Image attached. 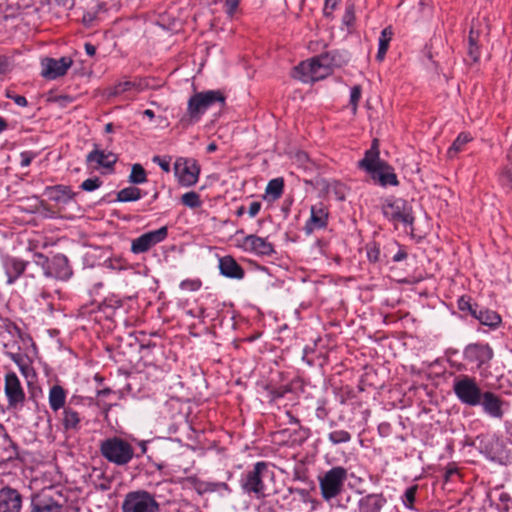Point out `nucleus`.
<instances>
[{"instance_id": "774afa93", "label": "nucleus", "mask_w": 512, "mask_h": 512, "mask_svg": "<svg viewBox=\"0 0 512 512\" xmlns=\"http://www.w3.org/2000/svg\"><path fill=\"white\" fill-rule=\"evenodd\" d=\"M244 212H245V208H244V206H240V207L236 210V215H237L238 217H240V216H242V215L244 214Z\"/></svg>"}, {"instance_id": "6ab92c4d", "label": "nucleus", "mask_w": 512, "mask_h": 512, "mask_svg": "<svg viewBox=\"0 0 512 512\" xmlns=\"http://www.w3.org/2000/svg\"><path fill=\"white\" fill-rule=\"evenodd\" d=\"M22 507V496L13 488L4 487L0 489V512H20Z\"/></svg>"}, {"instance_id": "680f3d73", "label": "nucleus", "mask_w": 512, "mask_h": 512, "mask_svg": "<svg viewBox=\"0 0 512 512\" xmlns=\"http://www.w3.org/2000/svg\"><path fill=\"white\" fill-rule=\"evenodd\" d=\"M143 115L148 117L150 120H152L155 117V114H154V112L151 109H146L143 112Z\"/></svg>"}, {"instance_id": "7ed1b4c3", "label": "nucleus", "mask_w": 512, "mask_h": 512, "mask_svg": "<svg viewBox=\"0 0 512 512\" xmlns=\"http://www.w3.org/2000/svg\"><path fill=\"white\" fill-rule=\"evenodd\" d=\"M101 455L110 463L117 466L128 464L134 457V449L126 440L119 437H110L100 442Z\"/></svg>"}, {"instance_id": "49530a36", "label": "nucleus", "mask_w": 512, "mask_h": 512, "mask_svg": "<svg viewBox=\"0 0 512 512\" xmlns=\"http://www.w3.org/2000/svg\"><path fill=\"white\" fill-rule=\"evenodd\" d=\"M35 157V154L31 151H24L20 154V165L21 167H28Z\"/></svg>"}, {"instance_id": "37998d69", "label": "nucleus", "mask_w": 512, "mask_h": 512, "mask_svg": "<svg viewBox=\"0 0 512 512\" xmlns=\"http://www.w3.org/2000/svg\"><path fill=\"white\" fill-rule=\"evenodd\" d=\"M366 254L371 262H376L379 259L380 250L375 244L366 246Z\"/></svg>"}, {"instance_id": "09e8293b", "label": "nucleus", "mask_w": 512, "mask_h": 512, "mask_svg": "<svg viewBox=\"0 0 512 512\" xmlns=\"http://www.w3.org/2000/svg\"><path fill=\"white\" fill-rule=\"evenodd\" d=\"M343 24L347 27L348 34H350L352 26V7L346 8V13L343 16Z\"/></svg>"}, {"instance_id": "5fc2aeb1", "label": "nucleus", "mask_w": 512, "mask_h": 512, "mask_svg": "<svg viewBox=\"0 0 512 512\" xmlns=\"http://www.w3.org/2000/svg\"><path fill=\"white\" fill-rule=\"evenodd\" d=\"M296 160L300 163H304L305 161H309L308 156L304 152H300L296 155Z\"/></svg>"}, {"instance_id": "2f4dec72", "label": "nucleus", "mask_w": 512, "mask_h": 512, "mask_svg": "<svg viewBox=\"0 0 512 512\" xmlns=\"http://www.w3.org/2000/svg\"><path fill=\"white\" fill-rule=\"evenodd\" d=\"M146 193H143L139 188L129 186L118 191L116 200L118 202H132L141 199Z\"/></svg>"}, {"instance_id": "a19ab883", "label": "nucleus", "mask_w": 512, "mask_h": 512, "mask_svg": "<svg viewBox=\"0 0 512 512\" xmlns=\"http://www.w3.org/2000/svg\"><path fill=\"white\" fill-rule=\"evenodd\" d=\"M329 439L335 444L347 442L350 440V434L344 430H335L329 434Z\"/></svg>"}, {"instance_id": "6e6552de", "label": "nucleus", "mask_w": 512, "mask_h": 512, "mask_svg": "<svg viewBox=\"0 0 512 512\" xmlns=\"http://www.w3.org/2000/svg\"><path fill=\"white\" fill-rule=\"evenodd\" d=\"M347 479L346 469L337 466L325 473L320 479V489L322 497L325 500L335 498L340 494L344 481Z\"/></svg>"}, {"instance_id": "aec40b11", "label": "nucleus", "mask_w": 512, "mask_h": 512, "mask_svg": "<svg viewBox=\"0 0 512 512\" xmlns=\"http://www.w3.org/2000/svg\"><path fill=\"white\" fill-rule=\"evenodd\" d=\"M385 162L379 157L378 140L374 139L370 149L365 152V156L359 161L358 166L363 169L369 176L380 168Z\"/></svg>"}, {"instance_id": "b1692460", "label": "nucleus", "mask_w": 512, "mask_h": 512, "mask_svg": "<svg viewBox=\"0 0 512 512\" xmlns=\"http://www.w3.org/2000/svg\"><path fill=\"white\" fill-rule=\"evenodd\" d=\"M147 87V82L142 79L124 80L109 88L108 95L118 96L130 91L140 92L146 89Z\"/></svg>"}, {"instance_id": "1a4fd4ad", "label": "nucleus", "mask_w": 512, "mask_h": 512, "mask_svg": "<svg viewBox=\"0 0 512 512\" xmlns=\"http://www.w3.org/2000/svg\"><path fill=\"white\" fill-rule=\"evenodd\" d=\"M174 171L178 182L182 186L190 187L197 183L200 167L195 159L179 157L175 161Z\"/></svg>"}, {"instance_id": "79ce46f5", "label": "nucleus", "mask_w": 512, "mask_h": 512, "mask_svg": "<svg viewBox=\"0 0 512 512\" xmlns=\"http://www.w3.org/2000/svg\"><path fill=\"white\" fill-rule=\"evenodd\" d=\"M152 161L153 163L158 164L164 172H170L171 157H160L158 155H155L152 158Z\"/></svg>"}, {"instance_id": "20e7f679", "label": "nucleus", "mask_w": 512, "mask_h": 512, "mask_svg": "<svg viewBox=\"0 0 512 512\" xmlns=\"http://www.w3.org/2000/svg\"><path fill=\"white\" fill-rule=\"evenodd\" d=\"M270 474L267 463L259 461L252 470L247 471L241 478L240 485L244 493L253 495L257 499L266 496L264 479Z\"/></svg>"}, {"instance_id": "bf43d9fd", "label": "nucleus", "mask_w": 512, "mask_h": 512, "mask_svg": "<svg viewBox=\"0 0 512 512\" xmlns=\"http://www.w3.org/2000/svg\"><path fill=\"white\" fill-rule=\"evenodd\" d=\"M111 393V390L109 388L101 389L97 392L98 397H105Z\"/></svg>"}, {"instance_id": "338daca9", "label": "nucleus", "mask_w": 512, "mask_h": 512, "mask_svg": "<svg viewBox=\"0 0 512 512\" xmlns=\"http://www.w3.org/2000/svg\"><path fill=\"white\" fill-rule=\"evenodd\" d=\"M139 446H140V448H141V452H142V454H145V453H146V451H147V445H146V442H144V441L140 442Z\"/></svg>"}, {"instance_id": "9d476101", "label": "nucleus", "mask_w": 512, "mask_h": 512, "mask_svg": "<svg viewBox=\"0 0 512 512\" xmlns=\"http://www.w3.org/2000/svg\"><path fill=\"white\" fill-rule=\"evenodd\" d=\"M183 486L186 489H193L199 495L216 493L221 497L231 493V489L225 482L203 481L196 476H189L183 480Z\"/></svg>"}, {"instance_id": "f257e3e1", "label": "nucleus", "mask_w": 512, "mask_h": 512, "mask_svg": "<svg viewBox=\"0 0 512 512\" xmlns=\"http://www.w3.org/2000/svg\"><path fill=\"white\" fill-rule=\"evenodd\" d=\"M225 105V96L219 90H208L195 93L188 100L187 113L181 118L180 123L187 127L200 120L202 115L212 106Z\"/></svg>"}, {"instance_id": "9b49d317", "label": "nucleus", "mask_w": 512, "mask_h": 512, "mask_svg": "<svg viewBox=\"0 0 512 512\" xmlns=\"http://www.w3.org/2000/svg\"><path fill=\"white\" fill-rule=\"evenodd\" d=\"M490 27L486 18L473 20L468 37V55L472 61H478L480 57L479 43L481 38L489 35Z\"/></svg>"}, {"instance_id": "f03ea898", "label": "nucleus", "mask_w": 512, "mask_h": 512, "mask_svg": "<svg viewBox=\"0 0 512 512\" xmlns=\"http://www.w3.org/2000/svg\"><path fill=\"white\" fill-rule=\"evenodd\" d=\"M334 58L328 53L302 61L294 68L293 77L303 83L322 80L332 73Z\"/></svg>"}, {"instance_id": "cd10ccee", "label": "nucleus", "mask_w": 512, "mask_h": 512, "mask_svg": "<svg viewBox=\"0 0 512 512\" xmlns=\"http://www.w3.org/2000/svg\"><path fill=\"white\" fill-rule=\"evenodd\" d=\"M27 263L21 259L8 258L5 262L8 283L12 284L19 278L26 269Z\"/></svg>"}, {"instance_id": "c756f323", "label": "nucleus", "mask_w": 512, "mask_h": 512, "mask_svg": "<svg viewBox=\"0 0 512 512\" xmlns=\"http://www.w3.org/2000/svg\"><path fill=\"white\" fill-rule=\"evenodd\" d=\"M473 315L481 324L489 327H497L501 323L500 315L492 310L480 309L479 311H473Z\"/></svg>"}, {"instance_id": "4468645a", "label": "nucleus", "mask_w": 512, "mask_h": 512, "mask_svg": "<svg viewBox=\"0 0 512 512\" xmlns=\"http://www.w3.org/2000/svg\"><path fill=\"white\" fill-rule=\"evenodd\" d=\"M479 449L492 461H502L506 457L503 441L496 435H484L479 438Z\"/></svg>"}, {"instance_id": "2eb2a0df", "label": "nucleus", "mask_w": 512, "mask_h": 512, "mask_svg": "<svg viewBox=\"0 0 512 512\" xmlns=\"http://www.w3.org/2000/svg\"><path fill=\"white\" fill-rule=\"evenodd\" d=\"M463 355L466 361L476 363L480 368L491 361L494 353L489 344L472 343L465 347Z\"/></svg>"}, {"instance_id": "6e6d98bb", "label": "nucleus", "mask_w": 512, "mask_h": 512, "mask_svg": "<svg viewBox=\"0 0 512 512\" xmlns=\"http://www.w3.org/2000/svg\"><path fill=\"white\" fill-rule=\"evenodd\" d=\"M7 61L5 58L0 57V74H3L7 71Z\"/></svg>"}, {"instance_id": "58836bf2", "label": "nucleus", "mask_w": 512, "mask_h": 512, "mask_svg": "<svg viewBox=\"0 0 512 512\" xmlns=\"http://www.w3.org/2000/svg\"><path fill=\"white\" fill-rule=\"evenodd\" d=\"M348 188L341 183H334L328 186V193L333 194L337 200H344L347 194Z\"/></svg>"}, {"instance_id": "3c124183", "label": "nucleus", "mask_w": 512, "mask_h": 512, "mask_svg": "<svg viewBox=\"0 0 512 512\" xmlns=\"http://www.w3.org/2000/svg\"><path fill=\"white\" fill-rule=\"evenodd\" d=\"M240 0H226L225 5L227 8V13L229 15H233L236 9L238 8Z\"/></svg>"}, {"instance_id": "8fccbe9b", "label": "nucleus", "mask_w": 512, "mask_h": 512, "mask_svg": "<svg viewBox=\"0 0 512 512\" xmlns=\"http://www.w3.org/2000/svg\"><path fill=\"white\" fill-rule=\"evenodd\" d=\"M458 307L460 310L462 311H465V310H469L472 314H473V311H477L476 309H473L472 308V305L470 303V299L468 298H465V297H461L458 301Z\"/></svg>"}, {"instance_id": "4d7b16f0", "label": "nucleus", "mask_w": 512, "mask_h": 512, "mask_svg": "<svg viewBox=\"0 0 512 512\" xmlns=\"http://www.w3.org/2000/svg\"><path fill=\"white\" fill-rule=\"evenodd\" d=\"M361 96V89L359 86H354V105Z\"/></svg>"}, {"instance_id": "393cba45", "label": "nucleus", "mask_w": 512, "mask_h": 512, "mask_svg": "<svg viewBox=\"0 0 512 512\" xmlns=\"http://www.w3.org/2000/svg\"><path fill=\"white\" fill-rule=\"evenodd\" d=\"M220 273L228 278L242 279L244 277L243 268L236 262L232 256H224L219 259Z\"/></svg>"}, {"instance_id": "39448f33", "label": "nucleus", "mask_w": 512, "mask_h": 512, "mask_svg": "<svg viewBox=\"0 0 512 512\" xmlns=\"http://www.w3.org/2000/svg\"><path fill=\"white\" fill-rule=\"evenodd\" d=\"M453 392L460 403L476 407L482 402L483 391L474 377L461 375L453 382Z\"/></svg>"}, {"instance_id": "a878e982", "label": "nucleus", "mask_w": 512, "mask_h": 512, "mask_svg": "<svg viewBox=\"0 0 512 512\" xmlns=\"http://www.w3.org/2000/svg\"><path fill=\"white\" fill-rule=\"evenodd\" d=\"M244 244L247 249L259 255H271L274 252L273 245L266 239L256 235H248L244 239Z\"/></svg>"}, {"instance_id": "0e129e2a", "label": "nucleus", "mask_w": 512, "mask_h": 512, "mask_svg": "<svg viewBox=\"0 0 512 512\" xmlns=\"http://www.w3.org/2000/svg\"><path fill=\"white\" fill-rule=\"evenodd\" d=\"M339 0H326V7L333 9Z\"/></svg>"}, {"instance_id": "412c9836", "label": "nucleus", "mask_w": 512, "mask_h": 512, "mask_svg": "<svg viewBox=\"0 0 512 512\" xmlns=\"http://www.w3.org/2000/svg\"><path fill=\"white\" fill-rule=\"evenodd\" d=\"M86 162L87 164L96 163L95 168H111L117 162V156L112 152L100 150L97 145H95L94 150L86 156Z\"/></svg>"}, {"instance_id": "473e14b6", "label": "nucleus", "mask_w": 512, "mask_h": 512, "mask_svg": "<svg viewBox=\"0 0 512 512\" xmlns=\"http://www.w3.org/2000/svg\"><path fill=\"white\" fill-rule=\"evenodd\" d=\"M381 506L380 498L375 495H368L359 501L360 512H379Z\"/></svg>"}, {"instance_id": "13d9d810", "label": "nucleus", "mask_w": 512, "mask_h": 512, "mask_svg": "<svg viewBox=\"0 0 512 512\" xmlns=\"http://www.w3.org/2000/svg\"><path fill=\"white\" fill-rule=\"evenodd\" d=\"M406 256L407 254L405 252H398L397 254L394 255L393 260L399 262L406 258Z\"/></svg>"}, {"instance_id": "c9c22d12", "label": "nucleus", "mask_w": 512, "mask_h": 512, "mask_svg": "<svg viewBox=\"0 0 512 512\" xmlns=\"http://www.w3.org/2000/svg\"><path fill=\"white\" fill-rule=\"evenodd\" d=\"M472 140V137L469 133L462 132L452 143L451 147L448 149V156L453 158L458 152H460L463 147Z\"/></svg>"}, {"instance_id": "de8ad7c7", "label": "nucleus", "mask_w": 512, "mask_h": 512, "mask_svg": "<svg viewBox=\"0 0 512 512\" xmlns=\"http://www.w3.org/2000/svg\"><path fill=\"white\" fill-rule=\"evenodd\" d=\"M502 184L512 188V166L504 170L501 175Z\"/></svg>"}, {"instance_id": "dca6fc26", "label": "nucleus", "mask_w": 512, "mask_h": 512, "mask_svg": "<svg viewBox=\"0 0 512 512\" xmlns=\"http://www.w3.org/2000/svg\"><path fill=\"white\" fill-rule=\"evenodd\" d=\"M72 64L73 61L70 57H62L60 59L45 58L42 60L41 75L46 79L54 80L65 75Z\"/></svg>"}, {"instance_id": "ddd939ff", "label": "nucleus", "mask_w": 512, "mask_h": 512, "mask_svg": "<svg viewBox=\"0 0 512 512\" xmlns=\"http://www.w3.org/2000/svg\"><path fill=\"white\" fill-rule=\"evenodd\" d=\"M4 392L7 397L9 408H22L25 402V393L20 380L14 372L7 373L5 376Z\"/></svg>"}, {"instance_id": "a211bd4d", "label": "nucleus", "mask_w": 512, "mask_h": 512, "mask_svg": "<svg viewBox=\"0 0 512 512\" xmlns=\"http://www.w3.org/2000/svg\"><path fill=\"white\" fill-rule=\"evenodd\" d=\"M328 212L322 203L312 205L311 215L307 220L304 231L307 235H310L315 230L323 229L327 225Z\"/></svg>"}, {"instance_id": "f8f14e48", "label": "nucleus", "mask_w": 512, "mask_h": 512, "mask_svg": "<svg viewBox=\"0 0 512 512\" xmlns=\"http://www.w3.org/2000/svg\"><path fill=\"white\" fill-rule=\"evenodd\" d=\"M168 236V228L160 227L157 230L149 231L135 238L131 242V252L142 254L149 251L152 247L164 241Z\"/></svg>"}, {"instance_id": "a18cd8bd", "label": "nucleus", "mask_w": 512, "mask_h": 512, "mask_svg": "<svg viewBox=\"0 0 512 512\" xmlns=\"http://www.w3.org/2000/svg\"><path fill=\"white\" fill-rule=\"evenodd\" d=\"M6 97L12 99L15 104L21 107L27 106L28 102L24 96L21 95H14L12 91L8 90L6 92Z\"/></svg>"}, {"instance_id": "bb28decb", "label": "nucleus", "mask_w": 512, "mask_h": 512, "mask_svg": "<svg viewBox=\"0 0 512 512\" xmlns=\"http://www.w3.org/2000/svg\"><path fill=\"white\" fill-rule=\"evenodd\" d=\"M50 268L51 274H54L56 278L62 280L69 278L72 274L68 265V260L64 255H57L53 257Z\"/></svg>"}, {"instance_id": "e2e57ef3", "label": "nucleus", "mask_w": 512, "mask_h": 512, "mask_svg": "<svg viewBox=\"0 0 512 512\" xmlns=\"http://www.w3.org/2000/svg\"><path fill=\"white\" fill-rule=\"evenodd\" d=\"M7 126V121L3 117H0V133L4 131L7 128Z\"/></svg>"}, {"instance_id": "e433bc0d", "label": "nucleus", "mask_w": 512, "mask_h": 512, "mask_svg": "<svg viewBox=\"0 0 512 512\" xmlns=\"http://www.w3.org/2000/svg\"><path fill=\"white\" fill-rule=\"evenodd\" d=\"M128 181L131 184H142L147 181V174L141 164H134L131 168Z\"/></svg>"}, {"instance_id": "4be33fe9", "label": "nucleus", "mask_w": 512, "mask_h": 512, "mask_svg": "<svg viewBox=\"0 0 512 512\" xmlns=\"http://www.w3.org/2000/svg\"><path fill=\"white\" fill-rule=\"evenodd\" d=\"M376 171L377 172H373L370 175L371 179L375 183H378L382 187L399 185V181L397 175L394 172V169L386 162Z\"/></svg>"}, {"instance_id": "c03bdc74", "label": "nucleus", "mask_w": 512, "mask_h": 512, "mask_svg": "<svg viewBox=\"0 0 512 512\" xmlns=\"http://www.w3.org/2000/svg\"><path fill=\"white\" fill-rule=\"evenodd\" d=\"M416 490H417V487L416 486H412V487H409L405 491L406 506L408 508H412V506H413V503L415 501Z\"/></svg>"}, {"instance_id": "0eeeda50", "label": "nucleus", "mask_w": 512, "mask_h": 512, "mask_svg": "<svg viewBox=\"0 0 512 512\" xmlns=\"http://www.w3.org/2000/svg\"><path fill=\"white\" fill-rule=\"evenodd\" d=\"M122 512H159V503L146 490L131 491L125 495Z\"/></svg>"}, {"instance_id": "052dcab7", "label": "nucleus", "mask_w": 512, "mask_h": 512, "mask_svg": "<svg viewBox=\"0 0 512 512\" xmlns=\"http://www.w3.org/2000/svg\"><path fill=\"white\" fill-rule=\"evenodd\" d=\"M12 360L18 364V365H21V362H22V355L21 354H13L11 356Z\"/></svg>"}, {"instance_id": "4c0bfd02", "label": "nucleus", "mask_w": 512, "mask_h": 512, "mask_svg": "<svg viewBox=\"0 0 512 512\" xmlns=\"http://www.w3.org/2000/svg\"><path fill=\"white\" fill-rule=\"evenodd\" d=\"M181 202L188 208H199L202 205L200 195L195 191H189L181 196Z\"/></svg>"}, {"instance_id": "f704fd0d", "label": "nucleus", "mask_w": 512, "mask_h": 512, "mask_svg": "<svg viewBox=\"0 0 512 512\" xmlns=\"http://www.w3.org/2000/svg\"><path fill=\"white\" fill-rule=\"evenodd\" d=\"M392 30L390 27H386L382 30L379 38V48L376 55L377 60L382 61L388 50L389 42L392 38Z\"/></svg>"}, {"instance_id": "ea45409f", "label": "nucleus", "mask_w": 512, "mask_h": 512, "mask_svg": "<svg viewBox=\"0 0 512 512\" xmlns=\"http://www.w3.org/2000/svg\"><path fill=\"white\" fill-rule=\"evenodd\" d=\"M101 185H102V181L100 180V178L94 177V178H88V179L84 180L81 183L80 188L84 191L92 192V191L98 189Z\"/></svg>"}, {"instance_id": "72a5a7b5", "label": "nucleus", "mask_w": 512, "mask_h": 512, "mask_svg": "<svg viewBox=\"0 0 512 512\" xmlns=\"http://www.w3.org/2000/svg\"><path fill=\"white\" fill-rule=\"evenodd\" d=\"M283 188L284 180L282 178H275L268 182L265 192L266 195L274 201L281 197Z\"/></svg>"}, {"instance_id": "864d4df0", "label": "nucleus", "mask_w": 512, "mask_h": 512, "mask_svg": "<svg viewBox=\"0 0 512 512\" xmlns=\"http://www.w3.org/2000/svg\"><path fill=\"white\" fill-rule=\"evenodd\" d=\"M85 51L86 53L89 55V56H94L95 53H96V48L93 44L91 43H86L85 44Z\"/></svg>"}, {"instance_id": "423d86ee", "label": "nucleus", "mask_w": 512, "mask_h": 512, "mask_svg": "<svg viewBox=\"0 0 512 512\" xmlns=\"http://www.w3.org/2000/svg\"><path fill=\"white\" fill-rule=\"evenodd\" d=\"M382 212L389 221L404 226H412L414 215L412 206L402 198L390 197L382 205Z\"/></svg>"}, {"instance_id": "c85d7f7f", "label": "nucleus", "mask_w": 512, "mask_h": 512, "mask_svg": "<svg viewBox=\"0 0 512 512\" xmlns=\"http://www.w3.org/2000/svg\"><path fill=\"white\" fill-rule=\"evenodd\" d=\"M66 391L60 385H53L49 390V405L56 412L61 408H65Z\"/></svg>"}, {"instance_id": "7c9ffc66", "label": "nucleus", "mask_w": 512, "mask_h": 512, "mask_svg": "<svg viewBox=\"0 0 512 512\" xmlns=\"http://www.w3.org/2000/svg\"><path fill=\"white\" fill-rule=\"evenodd\" d=\"M62 424L66 430H78L80 424L79 413L71 407H65Z\"/></svg>"}, {"instance_id": "f3484780", "label": "nucleus", "mask_w": 512, "mask_h": 512, "mask_svg": "<svg viewBox=\"0 0 512 512\" xmlns=\"http://www.w3.org/2000/svg\"><path fill=\"white\" fill-rule=\"evenodd\" d=\"M504 401L492 391H484L482 402L479 406H482L484 413L495 419H502L504 416L503 410Z\"/></svg>"}, {"instance_id": "5701e85b", "label": "nucleus", "mask_w": 512, "mask_h": 512, "mask_svg": "<svg viewBox=\"0 0 512 512\" xmlns=\"http://www.w3.org/2000/svg\"><path fill=\"white\" fill-rule=\"evenodd\" d=\"M44 195L50 200L60 204L69 203L75 196L69 186L55 185L45 188Z\"/></svg>"}, {"instance_id": "69168bd1", "label": "nucleus", "mask_w": 512, "mask_h": 512, "mask_svg": "<svg viewBox=\"0 0 512 512\" xmlns=\"http://www.w3.org/2000/svg\"><path fill=\"white\" fill-rule=\"evenodd\" d=\"M113 129H114V127H113V124H112V123H107V124L105 125V128H104V130H105V132H106V133H112V132H113Z\"/></svg>"}, {"instance_id": "603ef678", "label": "nucleus", "mask_w": 512, "mask_h": 512, "mask_svg": "<svg viewBox=\"0 0 512 512\" xmlns=\"http://www.w3.org/2000/svg\"><path fill=\"white\" fill-rule=\"evenodd\" d=\"M261 209V203L254 201L250 204L248 214L251 218L255 217Z\"/></svg>"}]
</instances>
